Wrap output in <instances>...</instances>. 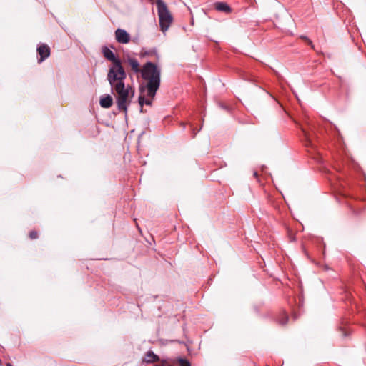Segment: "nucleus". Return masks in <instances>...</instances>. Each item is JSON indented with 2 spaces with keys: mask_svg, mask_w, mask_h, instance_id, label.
Listing matches in <instances>:
<instances>
[{
  "mask_svg": "<svg viewBox=\"0 0 366 366\" xmlns=\"http://www.w3.org/2000/svg\"><path fill=\"white\" fill-rule=\"evenodd\" d=\"M141 77L144 82L140 86V89H145L148 97L145 99L143 96L139 97V104L142 107L144 104L152 105V100L160 87L161 68L156 64L148 61L142 66Z\"/></svg>",
  "mask_w": 366,
  "mask_h": 366,
  "instance_id": "obj_1",
  "label": "nucleus"
},
{
  "mask_svg": "<svg viewBox=\"0 0 366 366\" xmlns=\"http://www.w3.org/2000/svg\"><path fill=\"white\" fill-rule=\"evenodd\" d=\"M126 77L125 71L107 76L112 90L116 95L117 108L125 114L127 113L128 107L134 95V90L132 87L129 85L125 86L124 80Z\"/></svg>",
  "mask_w": 366,
  "mask_h": 366,
  "instance_id": "obj_2",
  "label": "nucleus"
},
{
  "mask_svg": "<svg viewBox=\"0 0 366 366\" xmlns=\"http://www.w3.org/2000/svg\"><path fill=\"white\" fill-rule=\"evenodd\" d=\"M156 5L160 30L164 33L171 26L173 21V17L167 4L162 0H156Z\"/></svg>",
  "mask_w": 366,
  "mask_h": 366,
  "instance_id": "obj_3",
  "label": "nucleus"
},
{
  "mask_svg": "<svg viewBox=\"0 0 366 366\" xmlns=\"http://www.w3.org/2000/svg\"><path fill=\"white\" fill-rule=\"evenodd\" d=\"M104 56L112 62V66L109 69L107 76L118 74L119 72L125 71L122 65L121 60L117 58L114 53L107 47H104L102 49Z\"/></svg>",
  "mask_w": 366,
  "mask_h": 366,
  "instance_id": "obj_4",
  "label": "nucleus"
},
{
  "mask_svg": "<svg viewBox=\"0 0 366 366\" xmlns=\"http://www.w3.org/2000/svg\"><path fill=\"white\" fill-rule=\"evenodd\" d=\"M115 39L118 43L128 44L130 41V35L126 30L117 29L115 31Z\"/></svg>",
  "mask_w": 366,
  "mask_h": 366,
  "instance_id": "obj_5",
  "label": "nucleus"
},
{
  "mask_svg": "<svg viewBox=\"0 0 366 366\" xmlns=\"http://www.w3.org/2000/svg\"><path fill=\"white\" fill-rule=\"evenodd\" d=\"M37 52L40 56L38 61L41 63L50 56L51 50L47 44H41L37 48Z\"/></svg>",
  "mask_w": 366,
  "mask_h": 366,
  "instance_id": "obj_6",
  "label": "nucleus"
},
{
  "mask_svg": "<svg viewBox=\"0 0 366 366\" xmlns=\"http://www.w3.org/2000/svg\"><path fill=\"white\" fill-rule=\"evenodd\" d=\"M128 64L130 66L132 70L135 74H142V66L140 67L139 63L135 58H128Z\"/></svg>",
  "mask_w": 366,
  "mask_h": 366,
  "instance_id": "obj_7",
  "label": "nucleus"
},
{
  "mask_svg": "<svg viewBox=\"0 0 366 366\" xmlns=\"http://www.w3.org/2000/svg\"><path fill=\"white\" fill-rule=\"evenodd\" d=\"M159 357L157 355L154 354L152 351L149 350L146 352L143 362L147 364L158 362Z\"/></svg>",
  "mask_w": 366,
  "mask_h": 366,
  "instance_id": "obj_8",
  "label": "nucleus"
},
{
  "mask_svg": "<svg viewBox=\"0 0 366 366\" xmlns=\"http://www.w3.org/2000/svg\"><path fill=\"white\" fill-rule=\"evenodd\" d=\"M99 104L103 108H109L113 104V99L110 95H106L100 99Z\"/></svg>",
  "mask_w": 366,
  "mask_h": 366,
  "instance_id": "obj_9",
  "label": "nucleus"
},
{
  "mask_svg": "<svg viewBox=\"0 0 366 366\" xmlns=\"http://www.w3.org/2000/svg\"><path fill=\"white\" fill-rule=\"evenodd\" d=\"M214 8L216 10L224 13H229L231 11L230 6L225 2H217L214 4Z\"/></svg>",
  "mask_w": 366,
  "mask_h": 366,
  "instance_id": "obj_10",
  "label": "nucleus"
},
{
  "mask_svg": "<svg viewBox=\"0 0 366 366\" xmlns=\"http://www.w3.org/2000/svg\"><path fill=\"white\" fill-rule=\"evenodd\" d=\"M288 321V316L285 312L281 314L280 317L278 318V322L280 325H285L287 324Z\"/></svg>",
  "mask_w": 366,
  "mask_h": 366,
  "instance_id": "obj_11",
  "label": "nucleus"
},
{
  "mask_svg": "<svg viewBox=\"0 0 366 366\" xmlns=\"http://www.w3.org/2000/svg\"><path fill=\"white\" fill-rule=\"evenodd\" d=\"M29 236L31 239H36L38 238V232L35 230L30 231Z\"/></svg>",
  "mask_w": 366,
  "mask_h": 366,
  "instance_id": "obj_12",
  "label": "nucleus"
},
{
  "mask_svg": "<svg viewBox=\"0 0 366 366\" xmlns=\"http://www.w3.org/2000/svg\"><path fill=\"white\" fill-rule=\"evenodd\" d=\"M179 366H190V363L187 360L180 359L179 360Z\"/></svg>",
  "mask_w": 366,
  "mask_h": 366,
  "instance_id": "obj_13",
  "label": "nucleus"
},
{
  "mask_svg": "<svg viewBox=\"0 0 366 366\" xmlns=\"http://www.w3.org/2000/svg\"><path fill=\"white\" fill-rule=\"evenodd\" d=\"M300 38L305 41H306L308 44L313 49L314 48V45L312 42V41L308 38L306 36H301Z\"/></svg>",
  "mask_w": 366,
  "mask_h": 366,
  "instance_id": "obj_14",
  "label": "nucleus"
},
{
  "mask_svg": "<svg viewBox=\"0 0 366 366\" xmlns=\"http://www.w3.org/2000/svg\"><path fill=\"white\" fill-rule=\"evenodd\" d=\"M150 52L149 51H142L141 52V56H148V55H150Z\"/></svg>",
  "mask_w": 366,
  "mask_h": 366,
  "instance_id": "obj_15",
  "label": "nucleus"
},
{
  "mask_svg": "<svg viewBox=\"0 0 366 366\" xmlns=\"http://www.w3.org/2000/svg\"><path fill=\"white\" fill-rule=\"evenodd\" d=\"M302 132H303V134H304L305 137L307 139V138H309V136H308V134H307V132H306L305 129H302Z\"/></svg>",
  "mask_w": 366,
  "mask_h": 366,
  "instance_id": "obj_16",
  "label": "nucleus"
},
{
  "mask_svg": "<svg viewBox=\"0 0 366 366\" xmlns=\"http://www.w3.org/2000/svg\"><path fill=\"white\" fill-rule=\"evenodd\" d=\"M254 176L255 177H257V172H254Z\"/></svg>",
  "mask_w": 366,
  "mask_h": 366,
  "instance_id": "obj_17",
  "label": "nucleus"
},
{
  "mask_svg": "<svg viewBox=\"0 0 366 366\" xmlns=\"http://www.w3.org/2000/svg\"><path fill=\"white\" fill-rule=\"evenodd\" d=\"M6 366H12V365H11V364H10V363H7V364H6Z\"/></svg>",
  "mask_w": 366,
  "mask_h": 366,
  "instance_id": "obj_18",
  "label": "nucleus"
},
{
  "mask_svg": "<svg viewBox=\"0 0 366 366\" xmlns=\"http://www.w3.org/2000/svg\"><path fill=\"white\" fill-rule=\"evenodd\" d=\"M154 366H162V365H154Z\"/></svg>",
  "mask_w": 366,
  "mask_h": 366,
  "instance_id": "obj_19",
  "label": "nucleus"
}]
</instances>
